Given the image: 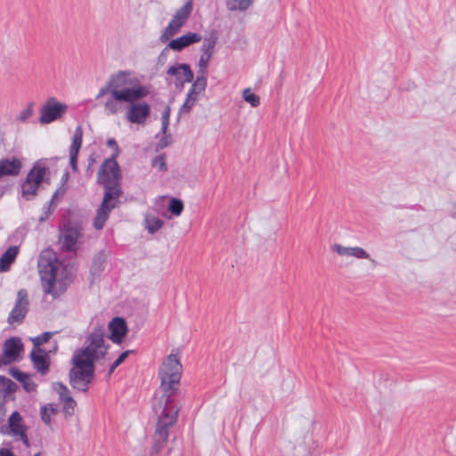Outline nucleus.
<instances>
[{
    "label": "nucleus",
    "instance_id": "nucleus-1",
    "mask_svg": "<svg viewBox=\"0 0 456 456\" xmlns=\"http://www.w3.org/2000/svg\"><path fill=\"white\" fill-rule=\"evenodd\" d=\"M129 70H118L110 76L106 85L102 87L96 95V100L110 94L104 103V110L108 115H115L121 110V102H128L126 118L133 123L144 124L151 115V106L145 102H139L145 98L150 90L140 84L136 77H132Z\"/></svg>",
    "mask_w": 456,
    "mask_h": 456
},
{
    "label": "nucleus",
    "instance_id": "nucleus-2",
    "mask_svg": "<svg viewBox=\"0 0 456 456\" xmlns=\"http://www.w3.org/2000/svg\"><path fill=\"white\" fill-rule=\"evenodd\" d=\"M182 364L175 354L168 355L163 362L159 376L162 395L153 403L158 422L153 435L150 456H158L165 448L170 428L177 421L179 408L175 405V396L182 377Z\"/></svg>",
    "mask_w": 456,
    "mask_h": 456
},
{
    "label": "nucleus",
    "instance_id": "nucleus-3",
    "mask_svg": "<svg viewBox=\"0 0 456 456\" xmlns=\"http://www.w3.org/2000/svg\"><path fill=\"white\" fill-rule=\"evenodd\" d=\"M106 143L113 152L110 158L104 159L97 173V183L104 188V195L94 219V227L96 230H102L104 227L111 210L118 207V199L123 194L122 174L116 160L120 150L114 138H109Z\"/></svg>",
    "mask_w": 456,
    "mask_h": 456
},
{
    "label": "nucleus",
    "instance_id": "nucleus-4",
    "mask_svg": "<svg viewBox=\"0 0 456 456\" xmlns=\"http://www.w3.org/2000/svg\"><path fill=\"white\" fill-rule=\"evenodd\" d=\"M105 328L97 324L86 338L87 346L76 350L72 357V367L94 371V363L107 354L109 345H105Z\"/></svg>",
    "mask_w": 456,
    "mask_h": 456
},
{
    "label": "nucleus",
    "instance_id": "nucleus-5",
    "mask_svg": "<svg viewBox=\"0 0 456 456\" xmlns=\"http://www.w3.org/2000/svg\"><path fill=\"white\" fill-rule=\"evenodd\" d=\"M61 265V264L52 251H45L39 256L37 267L45 294L56 296L53 289Z\"/></svg>",
    "mask_w": 456,
    "mask_h": 456
},
{
    "label": "nucleus",
    "instance_id": "nucleus-6",
    "mask_svg": "<svg viewBox=\"0 0 456 456\" xmlns=\"http://www.w3.org/2000/svg\"><path fill=\"white\" fill-rule=\"evenodd\" d=\"M49 173L47 167L40 162L35 163L21 183V194L27 200H30L37 195L40 184L45 181V175Z\"/></svg>",
    "mask_w": 456,
    "mask_h": 456
},
{
    "label": "nucleus",
    "instance_id": "nucleus-7",
    "mask_svg": "<svg viewBox=\"0 0 456 456\" xmlns=\"http://www.w3.org/2000/svg\"><path fill=\"white\" fill-rule=\"evenodd\" d=\"M82 226L79 223L66 220L60 226L59 240L63 251H75L78 238L81 236Z\"/></svg>",
    "mask_w": 456,
    "mask_h": 456
},
{
    "label": "nucleus",
    "instance_id": "nucleus-8",
    "mask_svg": "<svg viewBox=\"0 0 456 456\" xmlns=\"http://www.w3.org/2000/svg\"><path fill=\"white\" fill-rule=\"evenodd\" d=\"M29 311V299L28 291L25 289H20L17 292V297L14 305L10 312L7 322L10 325L14 323L20 324L24 322L28 313Z\"/></svg>",
    "mask_w": 456,
    "mask_h": 456
},
{
    "label": "nucleus",
    "instance_id": "nucleus-9",
    "mask_svg": "<svg viewBox=\"0 0 456 456\" xmlns=\"http://www.w3.org/2000/svg\"><path fill=\"white\" fill-rule=\"evenodd\" d=\"M68 106L59 102L54 97H50L41 107L39 122L50 124L61 118L67 111Z\"/></svg>",
    "mask_w": 456,
    "mask_h": 456
},
{
    "label": "nucleus",
    "instance_id": "nucleus-10",
    "mask_svg": "<svg viewBox=\"0 0 456 456\" xmlns=\"http://www.w3.org/2000/svg\"><path fill=\"white\" fill-rule=\"evenodd\" d=\"M69 385L78 392L86 393L94 379V371L71 368L69 372Z\"/></svg>",
    "mask_w": 456,
    "mask_h": 456
},
{
    "label": "nucleus",
    "instance_id": "nucleus-11",
    "mask_svg": "<svg viewBox=\"0 0 456 456\" xmlns=\"http://www.w3.org/2000/svg\"><path fill=\"white\" fill-rule=\"evenodd\" d=\"M24 350V346L19 337H12L6 339L3 345L4 365L11 364L18 361L19 356Z\"/></svg>",
    "mask_w": 456,
    "mask_h": 456
},
{
    "label": "nucleus",
    "instance_id": "nucleus-12",
    "mask_svg": "<svg viewBox=\"0 0 456 456\" xmlns=\"http://www.w3.org/2000/svg\"><path fill=\"white\" fill-rule=\"evenodd\" d=\"M110 334L109 338L116 344H120L127 333V325L124 318L114 317L108 325Z\"/></svg>",
    "mask_w": 456,
    "mask_h": 456
},
{
    "label": "nucleus",
    "instance_id": "nucleus-13",
    "mask_svg": "<svg viewBox=\"0 0 456 456\" xmlns=\"http://www.w3.org/2000/svg\"><path fill=\"white\" fill-rule=\"evenodd\" d=\"M19 386L12 379L0 375V403L5 406L9 401H15Z\"/></svg>",
    "mask_w": 456,
    "mask_h": 456
},
{
    "label": "nucleus",
    "instance_id": "nucleus-14",
    "mask_svg": "<svg viewBox=\"0 0 456 456\" xmlns=\"http://www.w3.org/2000/svg\"><path fill=\"white\" fill-rule=\"evenodd\" d=\"M8 427L6 431L1 428L0 432L3 434L10 435L13 437H17L23 432H27L28 428L23 424L22 418L19 411H14L8 418Z\"/></svg>",
    "mask_w": 456,
    "mask_h": 456
},
{
    "label": "nucleus",
    "instance_id": "nucleus-15",
    "mask_svg": "<svg viewBox=\"0 0 456 456\" xmlns=\"http://www.w3.org/2000/svg\"><path fill=\"white\" fill-rule=\"evenodd\" d=\"M29 358L33 363L34 368L43 376L46 375L49 371V368L51 365V357L49 353H46L45 350H43V353H40L37 350H32Z\"/></svg>",
    "mask_w": 456,
    "mask_h": 456
},
{
    "label": "nucleus",
    "instance_id": "nucleus-16",
    "mask_svg": "<svg viewBox=\"0 0 456 456\" xmlns=\"http://www.w3.org/2000/svg\"><path fill=\"white\" fill-rule=\"evenodd\" d=\"M201 36L196 32H189L168 42V47L175 52H181L184 48L201 40Z\"/></svg>",
    "mask_w": 456,
    "mask_h": 456
},
{
    "label": "nucleus",
    "instance_id": "nucleus-17",
    "mask_svg": "<svg viewBox=\"0 0 456 456\" xmlns=\"http://www.w3.org/2000/svg\"><path fill=\"white\" fill-rule=\"evenodd\" d=\"M22 167L21 162L16 158L0 159V178L4 175H18Z\"/></svg>",
    "mask_w": 456,
    "mask_h": 456
},
{
    "label": "nucleus",
    "instance_id": "nucleus-18",
    "mask_svg": "<svg viewBox=\"0 0 456 456\" xmlns=\"http://www.w3.org/2000/svg\"><path fill=\"white\" fill-rule=\"evenodd\" d=\"M167 75L175 77H183V82H192L194 74L187 63H176L170 66L167 70Z\"/></svg>",
    "mask_w": 456,
    "mask_h": 456
},
{
    "label": "nucleus",
    "instance_id": "nucleus-19",
    "mask_svg": "<svg viewBox=\"0 0 456 456\" xmlns=\"http://www.w3.org/2000/svg\"><path fill=\"white\" fill-rule=\"evenodd\" d=\"M9 374L21 384L26 392L31 393L36 390L37 384L30 379L28 373L21 371L16 367H12L9 370Z\"/></svg>",
    "mask_w": 456,
    "mask_h": 456
},
{
    "label": "nucleus",
    "instance_id": "nucleus-20",
    "mask_svg": "<svg viewBox=\"0 0 456 456\" xmlns=\"http://www.w3.org/2000/svg\"><path fill=\"white\" fill-rule=\"evenodd\" d=\"M216 42H217V37L214 34H212L210 37L205 38V40L201 45L202 53L199 60L200 64L208 65V62L211 59L213 53H214V49L216 45Z\"/></svg>",
    "mask_w": 456,
    "mask_h": 456
},
{
    "label": "nucleus",
    "instance_id": "nucleus-21",
    "mask_svg": "<svg viewBox=\"0 0 456 456\" xmlns=\"http://www.w3.org/2000/svg\"><path fill=\"white\" fill-rule=\"evenodd\" d=\"M19 253V248L16 246L9 247L0 257V272H8L12 264L14 263Z\"/></svg>",
    "mask_w": 456,
    "mask_h": 456
},
{
    "label": "nucleus",
    "instance_id": "nucleus-22",
    "mask_svg": "<svg viewBox=\"0 0 456 456\" xmlns=\"http://www.w3.org/2000/svg\"><path fill=\"white\" fill-rule=\"evenodd\" d=\"M191 11L192 4L191 1H188L175 12L170 21L176 24L178 28H182L189 19Z\"/></svg>",
    "mask_w": 456,
    "mask_h": 456
},
{
    "label": "nucleus",
    "instance_id": "nucleus-23",
    "mask_svg": "<svg viewBox=\"0 0 456 456\" xmlns=\"http://www.w3.org/2000/svg\"><path fill=\"white\" fill-rule=\"evenodd\" d=\"M107 256L103 250L99 251L93 258L90 274L94 279L99 277L105 268Z\"/></svg>",
    "mask_w": 456,
    "mask_h": 456
},
{
    "label": "nucleus",
    "instance_id": "nucleus-24",
    "mask_svg": "<svg viewBox=\"0 0 456 456\" xmlns=\"http://www.w3.org/2000/svg\"><path fill=\"white\" fill-rule=\"evenodd\" d=\"M254 0H227L226 6L230 11L244 12L253 4Z\"/></svg>",
    "mask_w": 456,
    "mask_h": 456
},
{
    "label": "nucleus",
    "instance_id": "nucleus-25",
    "mask_svg": "<svg viewBox=\"0 0 456 456\" xmlns=\"http://www.w3.org/2000/svg\"><path fill=\"white\" fill-rule=\"evenodd\" d=\"M54 334V332H50V331H45L44 333H42L41 335L37 336V337H35V338H30L32 343H33V349L32 350H37L40 353H43V348H41L40 346L48 342L50 340V338L53 337V335Z\"/></svg>",
    "mask_w": 456,
    "mask_h": 456
},
{
    "label": "nucleus",
    "instance_id": "nucleus-26",
    "mask_svg": "<svg viewBox=\"0 0 456 456\" xmlns=\"http://www.w3.org/2000/svg\"><path fill=\"white\" fill-rule=\"evenodd\" d=\"M180 29L181 28H178L176 24H174L172 21H170L160 35L159 41L161 43L170 41L171 37L176 35Z\"/></svg>",
    "mask_w": 456,
    "mask_h": 456
},
{
    "label": "nucleus",
    "instance_id": "nucleus-27",
    "mask_svg": "<svg viewBox=\"0 0 456 456\" xmlns=\"http://www.w3.org/2000/svg\"><path fill=\"white\" fill-rule=\"evenodd\" d=\"M83 141V129L80 126H77L73 134L72 142L69 147V151L79 152Z\"/></svg>",
    "mask_w": 456,
    "mask_h": 456
},
{
    "label": "nucleus",
    "instance_id": "nucleus-28",
    "mask_svg": "<svg viewBox=\"0 0 456 456\" xmlns=\"http://www.w3.org/2000/svg\"><path fill=\"white\" fill-rule=\"evenodd\" d=\"M62 402V411L65 418L71 417L74 414L75 408L77 406V402L69 395L61 399Z\"/></svg>",
    "mask_w": 456,
    "mask_h": 456
},
{
    "label": "nucleus",
    "instance_id": "nucleus-29",
    "mask_svg": "<svg viewBox=\"0 0 456 456\" xmlns=\"http://www.w3.org/2000/svg\"><path fill=\"white\" fill-rule=\"evenodd\" d=\"M146 229L149 233L153 234L158 232L164 224V221L160 218L151 216L145 218Z\"/></svg>",
    "mask_w": 456,
    "mask_h": 456
},
{
    "label": "nucleus",
    "instance_id": "nucleus-30",
    "mask_svg": "<svg viewBox=\"0 0 456 456\" xmlns=\"http://www.w3.org/2000/svg\"><path fill=\"white\" fill-rule=\"evenodd\" d=\"M52 413L53 414L57 413V410L53 407V404H47V405H44L41 407L40 416H41L42 421L45 425L49 426L51 424V414Z\"/></svg>",
    "mask_w": 456,
    "mask_h": 456
},
{
    "label": "nucleus",
    "instance_id": "nucleus-31",
    "mask_svg": "<svg viewBox=\"0 0 456 456\" xmlns=\"http://www.w3.org/2000/svg\"><path fill=\"white\" fill-rule=\"evenodd\" d=\"M242 98L245 102L249 103L252 107H257L260 104V97L252 93L250 88H246L242 92Z\"/></svg>",
    "mask_w": 456,
    "mask_h": 456
},
{
    "label": "nucleus",
    "instance_id": "nucleus-32",
    "mask_svg": "<svg viewBox=\"0 0 456 456\" xmlns=\"http://www.w3.org/2000/svg\"><path fill=\"white\" fill-rule=\"evenodd\" d=\"M206 87H207V86L201 84L200 81L197 82L195 80L194 81L192 80V85L187 94V96H189V98L195 99V101L197 102L198 95L200 94L203 93L206 90Z\"/></svg>",
    "mask_w": 456,
    "mask_h": 456
},
{
    "label": "nucleus",
    "instance_id": "nucleus-33",
    "mask_svg": "<svg viewBox=\"0 0 456 456\" xmlns=\"http://www.w3.org/2000/svg\"><path fill=\"white\" fill-rule=\"evenodd\" d=\"M168 210L175 216H180L183 210V201L180 199L172 198L168 204Z\"/></svg>",
    "mask_w": 456,
    "mask_h": 456
},
{
    "label": "nucleus",
    "instance_id": "nucleus-34",
    "mask_svg": "<svg viewBox=\"0 0 456 456\" xmlns=\"http://www.w3.org/2000/svg\"><path fill=\"white\" fill-rule=\"evenodd\" d=\"M134 351L133 350H126L124 352H122L119 356L113 362V363L110 366V369H109V371H108V375L110 376L113 371L116 370V368H118L121 363H123L126 359L131 354H133Z\"/></svg>",
    "mask_w": 456,
    "mask_h": 456
},
{
    "label": "nucleus",
    "instance_id": "nucleus-35",
    "mask_svg": "<svg viewBox=\"0 0 456 456\" xmlns=\"http://www.w3.org/2000/svg\"><path fill=\"white\" fill-rule=\"evenodd\" d=\"M151 166L155 168H158L161 172L167 171V164L166 161L165 154H159L153 158L151 161Z\"/></svg>",
    "mask_w": 456,
    "mask_h": 456
},
{
    "label": "nucleus",
    "instance_id": "nucleus-36",
    "mask_svg": "<svg viewBox=\"0 0 456 456\" xmlns=\"http://www.w3.org/2000/svg\"><path fill=\"white\" fill-rule=\"evenodd\" d=\"M171 108L170 106H167L161 116V130L160 132L163 134H166L169 126V118H170Z\"/></svg>",
    "mask_w": 456,
    "mask_h": 456
},
{
    "label": "nucleus",
    "instance_id": "nucleus-37",
    "mask_svg": "<svg viewBox=\"0 0 456 456\" xmlns=\"http://www.w3.org/2000/svg\"><path fill=\"white\" fill-rule=\"evenodd\" d=\"M34 114V102H28L26 109L23 110L19 116L17 117V120L20 122L27 121L32 115Z\"/></svg>",
    "mask_w": 456,
    "mask_h": 456
},
{
    "label": "nucleus",
    "instance_id": "nucleus-38",
    "mask_svg": "<svg viewBox=\"0 0 456 456\" xmlns=\"http://www.w3.org/2000/svg\"><path fill=\"white\" fill-rule=\"evenodd\" d=\"M207 75H208V65H203L199 63V70L197 72V77L195 81L200 82L203 85H208L207 81Z\"/></svg>",
    "mask_w": 456,
    "mask_h": 456
},
{
    "label": "nucleus",
    "instance_id": "nucleus-39",
    "mask_svg": "<svg viewBox=\"0 0 456 456\" xmlns=\"http://www.w3.org/2000/svg\"><path fill=\"white\" fill-rule=\"evenodd\" d=\"M195 102V99L189 98V96L186 95L185 102L179 109V115L189 113L191 110L192 107L194 106Z\"/></svg>",
    "mask_w": 456,
    "mask_h": 456
},
{
    "label": "nucleus",
    "instance_id": "nucleus-40",
    "mask_svg": "<svg viewBox=\"0 0 456 456\" xmlns=\"http://www.w3.org/2000/svg\"><path fill=\"white\" fill-rule=\"evenodd\" d=\"M53 389L58 393L60 400L69 395V390L62 382L53 383Z\"/></svg>",
    "mask_w": 456,
    "mask_h": 456
},
{
    "label": "nucleus",
    "instance_id": "nucleus-41",
    "mask_svg": "<svg viewBox=\"0 0 456 456\" xmlns=\"http://www.w3.org/2000/svg\"><path fill=\"white\" fill-rule=\"evenodd\" d=\"M351 256H354L359 259H370V254L360 247H352Z\"/></svg>",
    "mask_w": 456,
    "mask_h": 456
},
{
    "label": "nucleus",
    "instance_id": "nucleus-42",
    "mask_svg": "<svg viewBox=\"0 0 456 456\" xmlns=\"http://www.w3.org/2000/svg\"><path fill=\"white\" fill-rule=\"evenodd\" d=\"M334 251L339 256H351V247H344L339 244H334L333 246Z\"/></svg>",
    "mask_w": 456,
    "mask_h": 456
},
{
    "label": "nucleus",
    "instance_id": "nucleus-43",
    "mask_svg": "<svg viewBox=\"0 0 456 456\" xmlns=\"http://www.w3.org/2000/svg\"><path fill=\"white\" fill-rule=\"evenodd\" d=\"M172 143V137L170 134H164V136L159 141L157 149H164Z\"/></svg>",
    "mask_w": 456,
    "mask_h": 456
},
{
    "label": "nucleus",
    "instance_id": "nucleus-44",
    "mask_svg": "<svg viewBox=\"0 0 456 456\" xmlns=\"http://www.w3.org/2000/svg\"><path fill=\"white\" fill-rule=\"evenodd\" d=\"M77 157H78V153L77 152H71V151H69V164H70V167H71V168H72V170L74 172H77L78 171Z\"/></svg>",
    "mask_w": 456,
    "mask_h": 456
},
{
    "label": "nucleus",
    "instance_id": "nucleus-45",
    "mask_svg": "<svg viewBox=\"0 0 456 456\" xmlns=\"http://www.w3.org/2000/svg\"><path fill=\"white\" fill-rule=\"evenodd\" d=\"M51 206L50 204H47L46 206H45L43 208V213L42 215L40 216L39 217V222L40 223H43L45 222V220L48 219V217L50 216V215L52 214V209H51Z\"/></svg>",
    "mask_w": 456,
    "mask_h": 456
},
{
    "label": "nucleus",
    "instance_id": "nucleus-46",
    "mask_svg": "<svg viewBox=\"0 0 456 456\" xmlns=\"http://www.w3.org/2000/svg\"><path fill=\"white\" fill-rule=\"evenodd\" d=\"M14 438L16 440L21 441L26 447L30 446V443H29L27 432H23V433H21V435H19L17 437H14Z\"/></svg>",
    "mask_w": 456,
    "mask_h": 456
},
{
    "label": "nucleus",
    "instance_id": "nucleus-47",
    "mask_svg": "<svg viewBox=\"0 0 456 456\" xmlns=\"http://www.w3.org/2000/svg\"><path fill=\"white\" fill-rule=\"evenodd\" d=\"M171 50L170 47H168V45L161 51V53L159 55V61H161L162 60H165L167 58V54L168 51Z\"/></svg>",
    "mask_w": 456,
    "mask_h": 456
},
{
    "label": "nucleus",
    "instance_id": "nucleus-48",
    "mask_svg": "<svg viewBox=\"0 0 456 456\" xmlns=\"http://www.w3.org/2000/svg\"><path fill=\"white\" fill-rule=\"evenodd\" d=\"M186 83L187 82H183V77H177V79H175V87L177 89H183Z\"/></svg>",
    "mask_w": 456,
    "mask_h": 456
},
{
    "label": "nucleus",
    "instance_id": "nucleus-49",
    "mask_svg": "<svg viewBox=\"0 0 456 456\" xmlns=\"http://www.w3.org/2000/svg\"><path fill=\"white\" fill-rule=\"evenodd\" d=\"M0 456H16L11 450L2 448L0 449Z\"/></svg>",
    "mask_w": 456,
    "mask_h": 456
},
{
    "label": "nucleus",
    "instance_id": "nucleus-50",
    "mask_svg": "<svg viewBox=\"0 0 456 456\" xmlns=\"http://www.w3.org/2000/svg\"><path fill=\"white\" fill-rule=\"evenodd\" d=\"M58 349H59L58 344H57V342H54L53 348L51 350L47 351L46 353H49V355H51L52 354H56Z\"/></svg>",
    "mask_w": 456,
    "mask_h": 456
},
{
    "label": "nucleus",
    "instance_id": "nucleus-51",
    "mask_svg": "<svg viewBox=\"0 0 456 456\" xmlns=\"http://www.w3.org/2000/svg\"><path fill=\"white\" fill-rule=\"evenodd\" d=\"M87 161H88L89 166H94L96 162V159H95L94 155V154L90 155Z\"/></svg>",
    "mask_w": 456,
    "mask_h": 456
},
{
    "label": "nucleus",
    "instance_id": "nucleus-52",
    "mask_svg": "<svg viewBox=\"0 0 456 456\" xmlns=\"http://www.w3.org/2000/svg\"><path fill=\"white\" fill-rule=\"evenodd\" d=\"M86 175H87V176H92V175H93V173H94L93 166H89V165H87V167H86Z\"/></svg>",
    "mask_w": 456,
    "mask_h": 456
},
{
    "label": "nucleus",
    "instance_id": "nucleus-53",
    "mask_svg": "<svg viewBox=\"0 0 456 456\" xmlns=\"http://www.w3.org/2000/svg\"><path fill=\"white\" fill-rule=\"evenodd\" d=\"M4 411H5V406L4 404L0 403V413H1L0 422L3 420V415L4 414Z\"/></svg>",
    "mask_w": 456,
    "mask_h": 456
},
{
    "label": "nucleus",
    "instance_id": "nucleus-54",
    "mask_svg": "<svg viewBox=\"0 0 456 456\" xmlns=\"http://www.w3.org/2000/svg\"><path fill=\"white\" fill-rule=\"evenodd\" d=\"M6 189H7L6 185L0 184V198L5 193Z\"/></svg>",
    "mask_w": 456,
    "mask_h": 456
},
{
    "label": "nucleus",
    "instance_id": "nucleus-55",
    "mask_svg": "<svg viewBox=\"0 0 456 456\" xmlns=\"http://www.w3.org/2000/svg\"><path fill=\"white\" fill-rule=\"evenodd\" d=\"M58 192H59V191H56L53 194L52 199H51V201H50L48 204L52 205V204L53 203V201H54L55 198H57V196H58Z\"/></svg>",
    "mask_w": 456,
    "mask_h": 456
},
{
    "label": "nucleus",
    "instance_id": "nucleus-56",
    "mask_svg": "<svg viewBox=\"0 0 456 456\" xmlns=\"http://www.w3.org/2000/svg\"><path fill=\"white\" fill-rule=\"evenodd\" d=\"M40 455H41V452H37L34 456H40Z\"/></svg>",
    "mask_w": 456,
    "mask_h": 456
},
{
    "label": "nucleus",
    "instance_id": "nucleus-57",
    "mask_svg": "<svg viewBox=\"0 0 456 456\" xmlns=\"http://www.w3.org/2000/svg\"><path fill=\"white\" fill-rule=\"evenodd\" d=\"M64 177H65V179H67V177H68V173H66V174L64 175Z\"/></svg>",
    "mask_w": 456,
    "mask_h": 456
}]
</instances>
